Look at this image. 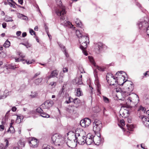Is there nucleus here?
<instances>
[{"instance_id":"2f4dec72","label":"nucleus","mask_w":149,"mask_h":149,"mask_svg":"<svg viewBox=\"0 0 149 149\" xmlns=\"http://www.w3.org/2000/svg\"><path fill=\"white\" fill-rule=\"evenodd\" d=\"M116 91L117 93H121V95H124V94H125V93H124V91L123 92L120 88H116Z\"/></svg>"},{"instance_id":"8fccbe9b","label":"nucleus","mask_w":149,"mask_h":149,"mask_svg":"<svg viewBox=\"0 0 149 149\" xmlns=\"http://www.w3.org/2000/svg\"><path fill=\"white\" fill-rule=\"evenodd\" d=\"M59 45L63 52L66 50L65 47L62 44H59Z\"/></svg>"},{"instance_id":"9b49d317","label":"nucleus","mask_w":149,"mask_h":149,"mask_svg":"<svg viewBox=\"0 0 149 149\" xmlns=\"http://www.w3.org/2000/svg\"><path fill=\"white\" fill-rule=\"evenodd\" d=\"M54 104V102L52 101L48 100L41 105V107L43 109H48L52 107Z\"/></svg>"},{"instance_id":"9d476101","label":"nucleus","mask_w":149,"mask_h":149,"mask_svg":"<svg viewBox=\"0 0 149 149\" xmlns=\"http://www.w3.org/2000/svg\"><path fill=\"white\" fill-rule=\"evenodd\" d=\"M118 80L117 79L113 77L109 79V81H107L110 85H116L117 84L119 85H123L126 81H124L122 83L120 84V83L118 82Z\"/></svg>"},{"instance_id":"c756f323","label":"nucleus","mask_w":149,"mask_h":149,"mask_svg":"<svg viewBox=\"0 0 149 149\" xmlns=\"http://www.w3.org/2000/svg\"><path fill=\"white\" fill-rule=\"evenodd\" d=\"M88 58L90 62L94 66H96V63H95L93 58L92 57L89 56H88Z\"/></svg>"},{"instance_id":"c9c22d12","label":"nucleus","mask_w":149,"mask_h":149,"mask_svg":"<svg viewBox=\"0 0 149 149\" xmlns=\"http://www.w3.org/2000/svg\"><path fill=\"white\" fill-rule=\"evenodd\" d=\"M5 21L6 22H12L13 21L12 18L8 16H6L4 18Z\"/></svg>"},{"instance_id":"a878e982","label":"nucleus","mask_w":149,"mask_h":149,"mask_svg":"<svg viewBox=\"0 0 149 149\" xmlns=\"http://www.w3.org/2000/svg\"><path fill=\"white\" fill-rule=\"evenodd\" d=\"M106 77V79L107 81H109V79L114 77L111 73H110L107 74Z\"/></svg>"},{"instance_id":"f257e3e1","label":"nucleus","mask_w":149,"mask_h":149,"mask_svg":"<svg viewBox=\"0 0 149 149\" xmlns=\"http://www.w3.org/2000/svg\"><path fill=\"white\" fill-rule=\"evenodd\" d=\"M57 5L58 7L55 10V13L57 15L59 16H61L60 18L61 20H63L65 19L64 15L66 14L65 7L63 6L61 0H56Z\"/></svg>"},{"instance_id":"603ef678","label":"nucleus","mask_w":149,"mask_h":149,"mask_svg":"<svg viewBox=\"0 0 149 149\" xmlns=\"http://www.w3.org/2000/svg\"><path fill=\"white\" fill-rule=\"evenodd\" d=\"M77 83L79 84H82V79L78 78Z\"/></svg>"},{"instance_id":"4d7b16f0","label":"nucleus","mask_w":149,"mask_h":149,"mask_svg":"<svg viewBox=\"0 0 149 149\" xmlns=\"http://www.w3.org/2000/svg\"><path fill=\"white\" fill-rule=\"evenodd\" d=\"M20 61H24V60L23 59H19V58H15V61L16 62H19Z\"/></svg>"},{"instance_id":"0e129e2a","label":"nucleus","mask_w":149,"mask_h":149,"mask_svg":"<svg viewBox=\"0 0 149 149\" xmlns=\"http://www.w3.org/2000/svg\"><path fill=\"white\" fill-rule=\"evenodd\" d=\"M2 27L3 28H5L6 26V23L5 22H3L2 24Z\"/></svg>"},{"instance_id":"49530a36","label":"nucleus","mask_w":149,"mask_h":149,"mask_svg":"<svg viewBox=\"0 0 149 149\" xmlns=\"http://www.w3.org/2000/svg\"><path fill=\"white\" fill-rule=\"evenodd\" d=\"M64 92L63 91V88H61L60 90L59 91L58 95L59 97H60L63 94Z\"/></svg>"},{"instance_id":"0eeeda50","label":"nucleus","mask_w":149,"mask_h":149,"mask_svg":"<svg viewBox=\"0 0 149 149\" xmlns=\"http://www.w3.org/2000/svg\"><path fill=\"white\" fill-rule=\"evenodd\" d=\"M94 74L95 78V85L96 86L97 92L98 93H100V90L101 85L100 84L99 80L98 79V75L96 69L94 70Z\"/></svg>"},{"instance_id":"09e8293b","label":"nucleus","mask_w":149,"mask_h":149,"mask_svg":"<svg viewBox=\"0 0 149 149\" xmlns=\"http://www.w3.org/2000/svg\"><path fill=\"white\" fill-rule=\"evenodd\" d=\"M25 61L26 63L27 64L29 65V64H31L33 63V62L34 61L33 60H32L31 61H27V60H24Z\"/></svg>"},{"instance_id":"c03bdc74","label":"nucleus","mask_w":149,"mask_h":149,"mask_svg":"<svg viewBox=\"0 0 149 149\" xmlns=\"http://www.w3.org/2000/svg\"><path fill=\"white\" fill-rule=\"evenodd\" d=\"M96 68L98 70L101 71H104L105 68L104 67H99L98 66H96Z\"/></svg>"},{"instance_id":"473e14b6","label":"nucleus","mask_w":149,"mask_h":149,"mask_svg":"<svg viewBox=\"0 0 149 149\" xmlns=\"http://www.w3.org/2000/svg\"><path fill=\"white\" fill-rule=\"evenodd\" d=\"M10 45V42L7 40H6L3 44V46L5 48L8 47Z\"/></svg>"},{"instance_id":"a19ab883","label":"nucleus","mask_w":149,"mask_h":149,"mask_svg":"<svg viewBox=\"0 0 149 149\" xmlns=\"http://www.w3.org/2000/svg\"><path fill=\"white\" fill-rule=\"evenodd\" d=\"M22 118V117H21L20 116H17V118L16 120V122L17 123H19L21 122V118Z\"/></svg>"},{"instance_id":"13d9d810","label":"nucleus","mask_w":149,"mask_h":149,"mask_svg":"<svg viewBox=\"0 0 149 149\" xmlns=\"http://www.w3.org/2000/svg\"><path fill=\"white\" fill-rule=\"evenodd\" d=\"M10 68L11 69H14L16 68L17 67H16L15 65L12 64L10 65Z\"/></svg>"},{"instance_id":"bb28decb","label":"nucleus","mask_w":149,"mask_h":149,"mask_svg":"<svg viewBox=\"0 0 149 149\" xmlns=\"http://www.w3.org/2000/svg\"><path fill=\"white\" fill-rule=\"evenodd\" d=\"M94 123V125H101L102 126V124L101 121L100 120H98L97 119H95L93 123Z\"/></svg>"},{"instance_id":"6ab92c4d","label":"nucleus","mask_w":149,"mask_h":149,"mask_svg":"<svg viewBox=\"0 0 149 149\" xmlns=\"http://www.w3.org/2000/svg\"><path fill=\"white\" fill-rule=\"evenodd\" d=\"M58 72L57 71V70H55L52 71L50 75L48 77V79L51 78L55 77H57L58 75Z\"/></svg>"},{"instance_id":"f704fd0d","label":"nucleus","mask_w":149,"mask_h":149,"mask_svg":"<svg viewBox=\"0 0 149 149\" xmlns=\"http://www.w3.org/2000/svg\"><path fill=\"white\" fill-rule=\"evenodd\" d=\"M103 100L104 102L106 103H109L110 102V100L107 97L105 96H103Z\"/></svg>"},{"instance_id":"412c9836","label":"nucleus","mask_w":149,"mask_h":149,"mask_svg":"<svg viewBox=\"0 0 149 149\" xmlns=\"http://www.w3.org/2000/svg\"><path fill=\"white\" fill-rule=\"evenodd\" d=\"M97 50L99 52H100L103 50V48H104V45L101 42H99L97 44Z\"/></svg>"},{"instance_id":"58836bf2","label":"nucleus","mask_w":149,"mask_h":149,"mask_svg":"<svg viewBox=\"0 0 149 149\" xmlns=\"http://www.w3.org/2000/svg\"><path fill=\"white\" fill-rule=\"evenodd\" d=\"M37 93L36 92H31V94L30 95V96L31 98H35L37 96Z\"/></svg>"},{"instance_id":"ddd939ff","label":"nucleus","mask_w":149,"mask_h":149,"mask_svg":"<svg viewBox=\"0 0 149 149\" xmlns=\"http://www.w3.org/2000/svg\"><path fill=\"white\" fill-rule=\"evenodd\" d=\"M85 141L86 144L88 145H90L93 142L95 143L93 138V136H91L90 134H88L87 137H86Z\"/></svg>"},{"instance_id":"338daca9","label":"nucleus","mask_w":149,"mask_h":149,"mask_svg":"<svg viewBox=\"0 0 149 149\" xmlns=\"http://www.w3.org/2000/svg\"><path fill=\"white\" fill-rule=\"evenodd\" d=\"M68 71V69L67 68H64L63 69V71L64 72H66Z\"/></svg>"},{"instance_id":"5701e85b","label":"nucleus","mask_w":149,"mask_h":149,"mask_svg":"<svg viewBox=\"0 0 149 149\" xmlns=\"http://www.w3.org/2000/svg\"><path fill=\"white\" fill-rule=\"evenodd\" d=\"M75 23L77 24V26L78 27H80L81 29H83V25L81 21L78 19H76L75 21Z\"/></svg>"},{"instance_id":"c85d7f7f","label":"nucleus","mask_w":149,"mask_h":149,"mask_svg":"<svg viewBox=\"0 0 149 149\" xmlns=\"http://www.w3.org/2000/svg\"><path fill=\"white\" fill-rule=\"evenodd\" d=\"M88 58L90 62L94 66H96V63H95L93 58L92 57L89 56H88Z\"/></svg>"},{"instance_id":"052dcab7","label":"nucleus","mask_w":149,"mask_h":149,"mask_svg":"<svg viewBox=\"0 0 149 149\" xmlns=\"http://www.w3.org/2000/svg\"><path fill=\"white\" fill-rule=\"evenodd\" d=\"M4 128V126L3 125H0V131H2Z\"/></svg>"},{"instance_id":"79ce46f5","label":"nucleus","mask_w":149,"mask_h":149,"mask_svg":"<svg viewBox=\"0 0 149 149\" xmlns=\"http://www.w3.org/2000/svg\"><path fill=\"white\" fill-rule=\"evenodd\" d=\"M73 98L71 97H70L69 98L68 100H66L65 102L67 104H69L71 102H73Z\"/></svg>"},{"instance_id":"cd10ccee","label":"nucleus","mask_w":149,"mask_h":149,"mask_svg":"<svg viewBox=\"0 0 149 149\" xmlns=\"http://www.w3.org/2000/svg\"><path fill=\"white\" fill-rule=\"evenodd\" d=\"M73 102L74 104L77 105L80 103L81 101L78 98H76L73 99Z\"/></svg>"},{"instance_id":"2eb2a0df","label":"nucleus","mask_w":149,"mask_h":149,"mask_svg":"<svg viewBox=\"0 0 149 149\" xmlns=\"http://www.w3.org/2000/svg\"><path fill=\"white\" fill-rule=\"evenodd\" d=\"M142 121L145 126L149 128V118L145 116L142 118Z\"/></svg>"},{"instance_id":"680f3d73","label":"nucleus","mask_w":149,"mask_h":149,"mask_svg":"<svg viewBox=\"0 0 149 149\" xmlns=\"http://www.w3.org/2000/svg\"><path fill=\"white\" fill-rule=\"evenodd\" d=\"M30 33L31 35H33L32 33H33V34L35 35V32L33 31L32 29H31L30 31Z\"/></svg>"},{"instance_id":"423d86ee","label":"nucleus","mask_w":149,"mask_h":149,"mask_svg":"<svg viewBox=\"0 0 149 149\" xmlns=\"http://www.w3.org/2000/svg\"><path fill=\"white\" fill-rule=\"evenodd\" d=\"M126 81L125 83V84L127 85L125 89L126 91H124V93H125V95H128V93H130L132 92L134 88V86L133 85V83L130 81L125 80Z\"/></svg>"},{"instance_id":"f8f14e48","label":"nucleus","mask_w":149,"mask_h":149,"mask_svg":"<svg viewBox=\"0 0 149 149\" xmlns=\"http://www.w3.org/2000/svg\"><path fill=\"white\" fill-rule=\"evenodd\" d=\"M123 73L125 74V72L122 71H118L116 73V78L117 80L119 79V80H120V81H124L125 80L124 75L122 74Z\"/></svg>"},{"instance_id":"393cba45","label":"nucleus","mask_w":149,"mask_h":149,"mask_svg":"<svg viewBox=\"0 0 149 149\" xmlns=\"http://www.w3.org/2000/svg\"><path fill=\"white\" fill-rule=\"evenodd\" d=\"M93 138L95 142H96L97 143H100V142L101 139L100 137H99L98 136H93Z\"/></svg>"},{"instance_id":"de8ad7c7","label":"nucleus","mask_w":149,"mask_h":149,"mask_svg":"<svg viewBox=\"0 0 149 149\" xmlns=\"http://www.w3.org/2000/svg\"><path fill=\"white\" fill-rule=\"evenodd\" d=\"M22 45L25 46L27 48H28L30 47L31 46V45L29 43H21Z\"/></svg>"},{"instance_id":"72a5a7b5","label":"nucleus","mask_w":149,"mask_h":149,"mask_svg":"<svg viewBox=\"0 0 149 149\" xmlns=\"http://www.w3.org/2000/svg\"><path fill=\"white\" fill-rule=\"evenodd\" d=\"M42 78H40L36 79L35 81V83L36 85H38L42 82Z\"/></svg>"},{"instance_id":"e433bc0d","label":"nucleus","mask_w":149,"mask_h":149,"mask_svg":"<svg viewBox=\"0 0 149 149\" xmlns=\"http://www.w3.org/2000/svg\"><path fill=\"white\" fill-rule=\"evenodd\" d=\"M40 116L44 118H49V115L47 114L46 113L43 112V111L40 114Z\"/></svg>"},{"instance_id":"6e6d98bb","label":"nucleus","mask_w":149,"mask_h":149,"mask_svg":"<svg viewBox=\"0 0 149 149\" xmlns=\"http://www.w3.org/2000/svg\"><path fill=\"white\" fill-rule=\"evenodd\" d=\"M15 3L14 1H13V2H12L11 3H10L9 5H10V7H13V8H15Z\"/></svg>"},{"instance_id":"dca6fc26","label":"nucleus","mask_w":149,"mask_h":149,"mask_svg":"<svg viewBox=\"0 0 149 149\" xmlns=\"http://www.w3.org/2000/svg\"><path fill=\"white\" fill-rule=\"evenodd\" d=\"M29 143L30 146L33 148H36L38 146L37 140L34 138H32L31 141H29Z\"/></svg>"},{"instance_id":"aec40b11","label":"nucleus","mask_w":149,"mask_h":149,"mask_svg":"<svg viewBox=\"0 0 149 149\" xmlns=\"http://www.w3.org/2000/svg\"><path fill=\"white\" fill-rule=\"evenodd\" d=\"M102 127V126L101 125H94L93 128V131L95 133H99Z\"/></svg>"},{"instance_id":"a211bd4d","label":"nucleus","mask_w":149,"mask_h":149,"mask_svg":"<svg viewBox=\"0 0 149 149\" xmlns=\"http://www.w3.org/2000/svg\"><path fill=\"white\" fill-rule=\"evenodd\" d=\"M77 108V107L74 106H72L70 107L67 109V111L69 112L70 113L73 114L75 113L76 112L75 109Z\"/></svg>"},{"instance_id":"20e7f679","label":"nucleus","mask_w":149,"mask_h":149,"mask_svg":"<svg viewBox=\"0 0 149 149\" xmlns=\"http://www.w3.org/2000/svg\"><path fill=\"white\" fill-rule=\"evenodd\" d=\"M80 132V129H76L75 132L72 131H69L67 133V136H68V140H76L77 136L79 135V132Z\"/></svg>"},{"instance_id":"7c9ffc66","label":"nucleus","mask_w":149,"mask_h":149,"mask_svg":"<svg viewBox=\"0 0 149 149\" xmlns=\"http://www.w3.org/2000/svg\"><path fill=\"white\" fill-rule=\"evenodd\" d=\"M82 95V93L80 90V88H78L77 89V96L79 97Z\"/></svg>"},{"instance_id":"a18cd8bd","label":"nucleus","mask_w":149,"mask_h":149,"mask_svg":"<svg viewBox=\"0 0 149 149\" xmlns=\"http://www.w3.org/2000/svg\"><path fill=\"white\" fill-rule=\"evenodd\" d=\"M36 111L37 112L39 113L40 114L42 113L43 111L40 107H38L36 109Z\"/></svg>"},{"instance_id":"37998d69","label":"nucleus","mask_w":149,"mask_h":149,"mask_svg":"<svg viewBox=\"0 0 149 149\" xmlns=\"http://www.w3.org/2000/svg\"><path fill=\"white\" fill-rule=\"evenodd\" d=\"M17 54L19 55L22 58H23L25 56V55L20 52H17Z\"/></svg>"},{"instance_id":"5fc2aeb1","label":"nucleus","mask_w":149,"mask_h":149,"mask_svg":"<svg viewBox=\"0 0 149 149\" xmlns=\"http://www.w3.org/2000/svg\"><path fill=\"white\" fill-rule=\"evenodd\" d=\"M40 74V72H37V73H36V74H35V75H34V76H33V79H34L35 78H36L37 76H38Z\"/></svg>"},{"instance_id":"864d4df0","label":"nucleus","mask_w":149,"mask_h":149,"mask_svg":"<svg viewBox=\"0 0 149 149\" xmlns=\"http://www.w3.org/2000/svg\"><path fill=\"white\" fill-rule=\"evenodd\" d=\"M120 124L122 126H123L125 125V121L123 120H121L120 121Z\"/></svg>"},{"instance_id":"3c124183","label":"nucleus","mask_w":149,"mask_h":149,"mask_svg":"<svg viewBox=\"0 0 149 149\" xmlns=\"http://www.w3.org/2000/svg\"><path fill=\"white\" fill-rule=\"evenodd\" d=\"M56 82H51L49 85L52 86L53 87H54L56 85Z\"/></svg>"},{"instance_id":"4468645a","label":"nucleus","mask_w":149,"mask_h":149,"mask_svg":"<svg viewBox=\"0 0 149 149\" xmlns=\"http://www.w3.org/2000/svg\"><path fill=\"white\" fill-rule=\"evenodd\" d=\"M148 25V22L144 19H141L138 23V25L140 29L143 28V27H146Z\"/></svg>"},{"instance_id":"774afa93","label":"nucleus","mask_w":149,"mask_h":149,"mask_svg":"<svg viewBox=\"0 0 149 149\" xmlns=\"http://www.w3.org/2000/svg\"><path fill=\"white\" fill-rule=\"evenodd\" d=\"M144 75L145 77H147L149 76V72L147 71L146 73H144Z\"/></svg>"},{"instance_id":"69168bd1","label":"nucleus","mask_w":149,"mask_h":149,"mask_svg":"<svg viewBox=\"0 0 149 149\" xmlns=\"http://www.w3.org/2000/svg\"><path fill=\"white\" fill-rule=\"evenodd\" d=\"M79 70L81 73H83L84 72H85L84 69L82 68H79Z\"/></svg>"},{"instance_id":"39448f33","label":"nucleus","mask_w":149,"mask_h":149,"mask_svg":"<svg viewBox=\"0 0 149 149\" xmlns=\"http://www.w3.org/2000/svg\"><path fill=\"white\" fill-rule=\"evenodd\" d=\"M84 132V131L83 130L81 131L80 129V132H79V135L77 137L76 141L80 145H83L86 143V136H84L82 134V133Z\"/></svg>"},{"instance_id":"f3484780","label":"nucleus","mask_w":149,"mask_h":149,"mask_svg":"<svg viewBox=\"0 0 149 149\" xmlns=\"http://www.w3.org/2000/svg\"><path fill=\"white\" fill-rule=\"evenodd\" d=\"M83 30H84L83 29H81V30H77L76 32V33L77 36L79 38V39L80 38H82L84 36H88V35H86V36H83L84 32H83Z\"/></svg>"},{"instance_id":"4be33fe9","label":"nucleus","mask_w":149,"mask_h":149,"mask_svg":"<svg viewBox=\"0 0 149 149\" xmlns=\"http://www.w3.org/2000/svg\"><path fill=\"white\" fill-rule=\"evenodd\" d=\"M97 108H98V109L97 111H96L97 112H99L102 110L104 116H108V114L106 113L105 112L107 110L105 107H102V108H100L99 107H97Z\"/></svg>"},{"instance_id":"4c0bfd02","label":"nucleus","mask_w":149,"mask_h":149,"mask_svg":"<svg viewBox=\"0 0 149 149\" xmlns=\"http://www.w3.org/2000/svg\"><path fill=\"white\" fill-rule=\"evenodd\" d=\"M58 81L59 83L61 84L63 81V77L62 75H60L58 77Z\"/></svg>"},{"instance_id":"bf43d9fd","label":"nucleus","mask_w":149,"mask_h":149,"mask_svg":"<svg viewBox=\"0 0 149 149\" xmlns=\"http://www.w3.org/2000/svg\"><path fill=\"white\" fill-rule=\"evenodd\" d=\"M22 19L23 20H27L28 19V18L27 16H26L25 15H23V16L22 17Z\"/></svg>"},{"instance_id":"1a4fd4ad","label":"nucleus","mask_w":149,"mask_h":149,"mask_svg":"<svg viewBox=\"0 0 149 149\" xmlns=\"http://www.w3.org/2000/svg\"><path fill=\"white\" fill-rule=\"evenodd\" d=\"M66 143L69 149H75L77 145L76 140H68Z\"/></svg>"},{"instance_id":"6e6552de","label":"nucleus","mask_w":149,"mask_h":149,"mask_svg":"<svg viewBox=\"0 0 149 149\" xmlns=\"http://www.w3.org/2000/svg\"><path fill=\"white\" fill-rule=\"evenodd\" d=\"M91 122L90 119L88 118H85L81 120L80 124L82 127H86L90 125Z\"/></svg>"},{"instance_id":"f03ea898","label":"nucleus","mask_w":149,"mask_h":149,"mask_svg":"<svg viewBox=\"0 0 149 149\" xmlns=\"http://www.w3.org/2000/svg\"><path fill=\"white\" fill-rule=\"evenodd\" d=\"M51 143L56 146H62L65 143L64 138L58 134H55L52 137Z\"/></svg>"},{"instance_id":"e2e57ef3","label":"nucleus","mask_w":149,"mask_h":149,"mask_svg":"<svg viewBox=\"0 0 149 149\" xmlns=\"http://www.w3.org/2000/svg\"><path fill=\"white\" fill-rule=\"evenodd\" d=\"M146 32L147 33V35L149 37V26L147 28Z\"/></svg>"},{"instance_id":"7ed1b4c3","label":"nucleus","mask_w":149,"mask_h":149,"mask_svg":"<svg viewBox=\"0 0 149 149\" xmlns=\"http://www.w3.org/2000/svg\"><path fill=\"white\" fill-rule=\"evenodd\" d=\"M88 40V36H84L82 38H80L79 40V42L81 43L80 48L82 50V52L86 56L88 55V53L85 51V49L87 47Z\"/></svg>"},{"instance_id":"b1692460","label":"nucleus","mask_w":149,"mask_h":149,"mask_svg":"<svg viewBox=\"0 0 149 149\" xmlns=\"http://www.w3.org/2000/svg\"><path fill=\"white\" fill-rule=\"evenodd\" d=\"M138 111H140V112L143 113L144 114H146V109L145 107H143L142 106H141L139 108Z\"/></svg>"},{"instance_id":"ea45409f","label":"nucleus","mask_w":149,"mask_h":149,"mask_svg":"<svg viewBox=\"0 0 149 149\" xmlns=\"http://www.w3.org/2000/svg\"><path fill=\"white\" fill-rule=\"evenodd\" d=\"M15 131L14 128L12 126L10 127L8 131V132H10V133H14Z\"/></svg>"}]
</instances>
